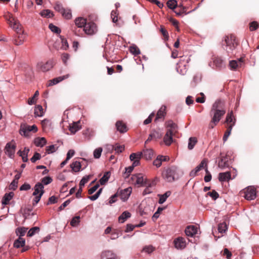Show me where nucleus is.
I'll return each mask as SVG.
<instances>
[{
  "label": "nucleus",
  "mask_w": 259,
  "mask_h": 259,
  "mask_svg": "<svg viewBox=\"0 0 259 259\" xmlns=\"http://www.w3.org/2000/svg\"><path fill=\"white\" fill-rule=\"evenodd\" d=\"M226 110L224 103L220 100H217L213 104L210 111V115L212 118L208 127L213 128L220 121L222 117L225 114Z\"/></svg>",
  "instance_id": "f257e3e1"
},
{
  "label": "nucleus",
  "mask_w": 259,
  "mask_h": 259,
  "mask_svg": "<svg viewBox=\"0 0 259 259\" xmlns=\"http://www.w3.org/2000/svg\"><path fill=\"white\" fill-rule=\"evenodd\" d=\"M222 46L228 55L232 54L237 46L235 36L233 34L225 36L222 41Z\"/></svg>",
  "instance_id": "f03ea898"
},
{
  "label": "nucleus",
  "mask_w": 259,
  "mask_h": 259,
  "mask_svg": "<svg viewBox=\"0 0 259 259\" xmlns=\"http://www.w3.org/2000/svg\"><path fill=\"white\" fill-rule=\"evenodd\" d=\"M16 145L14 140L6 144L4 149L5 153L11 159L15 157Z\"/></svg>",
  "instance_id": "7ed1b4c3"
},
{
  "label": "nucleus",
  "mask_w": 259,
  "mask_h": 259,
  "mask_svg": "<svg viewBox=\"0 0 259 259\" xmlns=\"http://www.w3.org/2000/svg\"><path fill=\"white\" fill-rule=\"evenodd\" d=\"M53 66L54 62L53 60H50L45 62H38L36 64V68L42 72H47L52 68Z\"/></svg>",
  "instance_id": "20e7f679"
},
{
  "label": "nucleus",
  "mask_w": 259,
  "mask_h": 259,
  "mask_svg": "<svg viewBox=\"0 0 259 259\" xmlns=\"http://www.w3.org/2000/svg\"><path fill=\"white\" fill-rule=\"evenodd\" d=\"M176 169L175 167H171L166 169L163 173V178L168 182H171L175 180V175Z\"/></svg>",
  "instance_id": "39448f33"
},
{
  "label": "nucleus",
  "mask_w": 259,
  "mask_h": 259,
  "mask_svg": "<svg viewBox=\"0 0 259 259\" xmlns=\"http://www.w3.org/2000/svg\"><path fill=\"white\" fill-rule=\"evenodd\" d=\"M132 192V188L131 187L124 189H118L117 191L118 196L123 201H126L129 198Z\"/></svg>",
  "instance_id": "423d86ee"
},
{
  "label": "nucleus",
  "mask_w": 259,
  "mask_h": 259,
  "mask_svg": "<svg viewBox=\"0 0 259 259\" xmlns=\"http://www.w3.org/2000/svg\"><path fill=\"white\" fill-rule=\"evenodd\" d=\"M37 126L34 124L32 125H24L23 126H21L20 134L22 136L26 137L28 135L29 132H33L35 133L37 132Z\"/></svg>",
  "instance_id": "0eeeda50"
},
{
  "label": "nucleus",
  "mask_w": 259,
  "mask_h": 259,
  "mask_svg": "<svg viewBox=\"0 0 259 259\" xmlns=\"http://www.w3.org/2000/svg\"><path fill=\"white\" fill-rule=\"evenodd\" d=\"M256 196V192L253 187H247L244 191V197L248 200H254Z\"/></svg>",
  "instance_id": "6e6552de"
},
{
  "label": "nucleus",
  "mask_w": 259,
  "mask_h": 259,
  "mask_svg": "<svg viewBox=\"0 0 259 259\" xmlns=\"http://www.w3.org/2000/svg\"><path fill=\"white\" fill-rule=\"evenodd\" d=\"M143 153L138 152L137 153H133L130 156V159L133 161L131 165L133 168L138 166L140 164V160L142 157Z\"/></svg>",
  "instance_id": "1a4fd4ad"
},
{
  "label": "nucleus",
  "mask_w": 259,
  "mask_h": 259,
  "mask_svg": "<svg viewBox=\"0 0 259 259\" xmlns=\"http://www.w3.org/2000/svg\"><path fill=\"white\" fill-rule=\"evenodd\" d=\"M228 158L227 154L223 155L221 153L220 160L218 161V167L222 169L228 167L229 166Z\"/></svg>",
  "instance_id": "9d476101"
},
{
  "label": "nucleus",
  "mask_w": 259,
  "mask_h": 259,
  "mask_svg": "<svg viewBox=\"0 0 259 259\" xmlns=\"http://www.w3.org/2000/svg\"><path fill=\"white\" fill-rule=\"evenodd\" d=\"M83 30L85 33L88 35H93L97 31L96 25L94 23L89 22L88 23L84 26Z\"/></svg>",
  "instance_id": "9b49d317"
},
{
  "label": "nucleus",
  "mask_w": 259,
  "mask_h": 259,
  "mask_svg": "<svg viewBox=\"0 0 259 259\" xmlns=\"http://www.w3.org/2000/svg\"><path fill=\"white\" fill-rule=\"evenodd\" d=\"M132 179L135 181V184L144 186L147 183V178L142 174H138L132 176Z\"/></svg>",
  "instance_id": "f8f14e48"
},
{
  "label": "nucleus",
  "mask_w": 259,
  "mask_h": 259,
  "mask_svg": "<svg viewBox=\"0 0 259 259\" xmlns=\"http://www.w3.org/2000/svg\"><path fill=\"white\" fill-rule=\"evenodd\" d=\"M174 245L177 249H183L186 246L185 239L181 237L176 238L174 241Z\"/></svg>",
  "instance_id": "ddd939ff"
},
{
  "label": "nucleus",
  "mask_w": 259,
  "mask_h": 259,
  "mask_svg": "<svg viewBox=\"0 0 259 259\" xmlns=\"http://www.w3.org/2000/svg\"><path fill=\"white\" fill-rule=\"evenodd\" d=\"M204 167H205V168H207V161L205 159L202 160L198 166H197L195 169L191 171L190 176L192 177H195L197 175V172Z\"/></svg>",
  "instance_id": "4468645a"
},
{
  "label": "nucleus",
  "mask_w": 259,
  "mask_h": 259,
  "mask_svg": "<svg viewBox=\"0 0 259 259\" xmlns=\"http://www.w3.org/2000/svg\"><path fill=\"white\" fill-rule=\"evenodd\" d=\"M198 228L194 225L187 226L185 230L186 235L188 237H193L197 233Z\"/></svg>",
  "instance_id": "2eb2a0df"
},
{
  "label": "nucleus",
  "mask_w": 259,
  "mask_h": 259,
  "mask_svg": "<svg viewBox=\"0 0 259 259\" xmlns=\"http://www.w3.org/2000/svg\"><path fill=\"white\" fill-rule=\"evenodd\" d=\"M165 127L167 131H170L171 133L177 132L178 126L173 121L169 120L165 123Z\"/></svg>",
  "instance_id": "dca6fc26"
},
{
  "label": "nucleus",
  "mask_w": 259,
  "mask_h": 259,
  "mask_svg": "<svg viewBox=\"0 0 259 259\" xmlns=\"http://www.w3.org/2000/svg\"><path fill=\"white\" fill-rule=\"evenodd\" d=\"M174 133H171L170 131H167L163 138V142L166 146H169L173 142Z\"/></svg>",
  "instance_id": "f3484780"
},
{
  "label": "nucleus",
  "mask_w": 259,
  "mask_h": 259,
  "mask_svg": "<svg viewBox=\"0 0 259 259\" xmlns=\"http://www.w3.org/2000/svg\"><path fill=\"white\" fill-rule=\"evenodd\" d=\"M101 259H116V255L112 251L106 250L102 252Z\"/></svg>",
  "instance_id": "a211bd4d"
},
{
  "label": "nucleus",
  "mask_w": 259,
  "mask_h": 259,
  "mask_svg": "<svg viewBox=\"0 0 259 259\" xmlns=\"http://www.w3.org/2000/svg\"><path fill=\"white\" fill-rule=\"evenodd\" d=\"M44 186L41 183H37L35 184L34 187V192H33L32 195L33 196H36L39 195L41 192L42 193V195L44 193Z\"/></svg>",
  "instance_id": "6ab92c4d"
},
{
  "label": "nucleus",
  "mask_w": 259,
  "mask_h": 259,
  "mask_svg": "<svg viewBox=\"0 0 259 259\" xmlns=\"http://www.w3.org/2000/svg\"><path fill=\"white\" fill-rule=\"evenodd\" d=\"M213 65L217 68L221 69L225 66L224 61L220 57H215L213 58Z\"/></svg>",
  "instance_id": "aec40b11"
},
{
  "label": "nucleus",
  "mask_w": 259,
  "mask_h": 259,
  "mask_svg": "<svg viewBox=\"0 0 259 259\" xmlns=\"http://www.w3.org/2000/svg\"><path fill=\"white\" fill-rule=\"evenodd\" d=\"M169 159L167 156H163L162 155H158L156 159L153 161V164L157 167H159L161 165L162 161H166Z\"/></svg>",
  "instance_id": "412c9836"
},
{
  "label": "nucleus",
  "mask_w": 259,
  "mask_h": 259,
  "mask_svg": "<svg viewBox=\"0 0 259 259\" xmlns=\"http://www.w3.org/2000/svg\"><path fill=\"white\" fill-rule=\"evenodd\" d=\"M68 77H69V75L67 74V75H63V76H59V77L55 78L53 79L50 80L49 81V83H48V85L52 86V85H55V84L59 83L60 82L62 81L64 79L67 78Z\"/></svg>",
  "instance_id": "4be33fe9"
},
{
  "label": "nucleus",
  "mask_w": 259,
  "mask_h": 259,
  "mask_svg": "<svg viewBox=\"0 0 259 259\" xmlns=\"http://www.w3.org/2000/svg\"><path fill=\"white\" fill-rule=\"evenodd\" d=\"M14 194L13 192H11L8 193H6L4 196L2 203L4 205H7L9 203L10 201L14 197Z\"/></svg>",
  "instance_id": "5701e85b"
},
{
  "label": "nucleus",
  "mask_w": 259,
  "mask_h": 259,
  "mask_svg": "<svg viewBox=\"0 0 259 259\" xmlns=\"http://www.w3.org/2000/svg\"><path fill=\"white\" fill-rule=\"evenodd\" d=\"M243 62L242 59L237 60H231L229 62V67L231 70H235L238 67L240 66Z\"/></svg>",
  "instance_id": "b1692460"
},
{
  "label": "nucleus",
  "mask_w": 259,
  "mask_h": 259,
  "mask_svg": "<svg viewBox=\"0 0 259 259\" xmlns=\"http://www.w3.org/2000/svg\"><path fill=\"white\" fill-rule=\"evenodd\" d=\"M75 24L78 28H84L87 24V20L83 17H78L75 20Z\"/></svg>",
  "instance_id": "393cba45"
},
{
  "label": "nucleus",
  "mask_w": 259,
  "mask_h": 259,
  "mask_svg": "<svg viewBox=\"0 0 259 259\" xmlns=\"http://www.w3.org/2000/svg\"><path fill=\"white\" fill-rule=\"evenodd\" d=\"M231 179V173L229 171L221 172L219 175V180L220 182L228 181Z\"/></svg>",
  "instance_id": "a878e982"
},
{
  "label": "nucleus",
  "mask_w": 259,
  "mask_h": 259,
  "mask_svg": "<svg viewBox=\"0 0 259 259\" xmlns=\"http://www.w3.org/2000/svg\"><path fill=\"white\" fill-rule=\"evenodd\" d=\"M116 127L117 130L120 133H123L127 131V127L126 125L121 121H118L116 122Z\"/></svg>",
  "instance_id": "bb28decb"
},
{
  "label": "nucleus",
  "mask_w": 259,
  "mask_h": 259,
  "mask_svg": "<svg viewBox=\"0 0 259 259\" xmlns=\"http://www.w3.org/2000/svg\"><path fill=\"white\" fill-rule=\"evenodd\" d=\"M34 143L37 147H42L44 146H45L47 143V140L46 139L44 138H36L34 139Z\"/></svg>",
  "instance_id": "cd10ccee"
},
{
  "label": "nucleus",
  "mask_w": 259,
  "mask_h": 259,
  "mask_svg": "<svg viewBox=\"0 0 259 259\" xmlns=\"http://www.w3.org/2000/svg\"><path fill=\"white\" fill-rule=\"evenodd\" d=\"M25 240L24 238L19 237L14 242V247L17 248L23 247L25 245Z\"/></svg>",
  "instance_id": "c85d7f7f"
},
{
  "label": "nucleus",
  "mask_w": 259,
  "mask_h": 259,
  "mask_svg": "<svg viewBox=\"0 0 259 259\" xmlns=\"http://www.w3.org/2000/svg\"><path fill=\"white\" fill-rule=\"evenodd\" d=\"M131 214L127 211H125L118 218V221L120 223H124L128 218H130Z\"/></svg>",
  "instance_id": "c756f323"
},
{
  "label": "nucleus",
  "mask_w": 259,
  "mask_h": 259,
  "mask_svg": "<svg viewBox=\"0 0 259 259\" xmlns=\"http://www.w3.org/2000/svg\"><path fill=\"white\" fill-rule=\"evenodd\" d=\"M143 155L146 160L151 159L153 155V151L152 149H146L144 150L143 152Z\"/></svg>",
  "instance_id": "7c9ffc66"
},
{
  "label": "nucleus",
  "mask_w": 259,
  "mask_h": 259,
  "mask_svg": "<svg viewBox=\"0 0 259 259\" xmlns=\"http://www.w3.org/2000/svg\"><path fill=\"white\" fill-rule=\"evenodd\" d=\"M176 69L180 74L184 75L187 72V65L186 64L177 65Z\"/></svg>",
  "instance_id": "2f4dec72"
},
{
  "label": "nucleus",
  "mask_w": 259,
  "mask_h": 259,
  "mask_svg": "<svg viewBox=\"0 0 259 259\" xmlns=\"http://www.w3.org/2000/svg\"><path fill=\"white\" fill-rule=\"evenodd\" d=\"M165 109L166 107L163 106L159 109L156 114L155 120H158L159 119L164 117L165 114Z\"/></svg>",
  "instance_id": "473e14b6"
},
{
  "label": "nucleus",
  "mask_w": 259,
  "mask_h": 259,
  "mask_svg": "<svg viewBox=\"0 0 259 259\" xmlns=\"http://www.w3.org/2000/svg\"><path fill=\"white\" fill-rule=\"evenodd\" d=\"M81 166L80 162L77 161H75L70 164V167L71 168L72 170L74 172L79 171L81 168Z\"/></svg>",
  "instance_id": "72a5a7b5"
},
{
  "label": "nucleus",
  "mask_w": 259,
  "mask_h": 259,
  "mask_svg": "<svg viewBox=\"0 0 259 259\" xmlns=\"http://www.w3.org/2000/svg\"><path fill=\"white\" fill-rule=\"evenodd\" d=\"M42 107L41 105H36L34 109V115L36 117H41L44 115Z\"/></svg>",
  "instance_id": "f704fd0d"
},
{
  "label": "nucleus",
  "mask_w": 259,
  "mask_h": 259,
  "mask_svg": "<svg viewBox=\"0 0 259 259\" xmlns=\"http://www.w3.org/2000/svg\"><path fill=\"white\" fill-rule=\"evenodd\" d=\"M179 7H180L179 11L175 12V13H176V14L177 15H181L182 14H184L186 15L191 13V12L195 11L196 9H194V10H193L190 12H186L187 8L186 7H184L182 5H179Z\"/></svg>",
  "instance_id": "c9c22d12"
},
{
  "label": "nucleus",
  "mask_w": 259,
  "mask_h": 259,
  "mask_svg": "<svg viewBox=\"0 0 259 259\" xmlns=\"http://www.w3.org/2000/svg\"><path fill=\"white\" fill-rule=\"evenodd\" d=\"M171 195V192L169 191H166L163 195H159L160 198L159 199V203L163 204L166 200V199Z\"/></svg>",
  "instance_id": "e433bc0d"
},
{
  "label": "nucleus",
  "mask_w": 259,
  "mask_h": 259,
  "mask_svg": "<svg viewBox=\"0 0 259 259\" xmlns=\"http://www.w3.org/2000/svg\"><path fill=\"white\" fill-rule=\"evenodd\" d=\"M202 75L199 72L196 73L193 78V80L192 81V83H194V85H195L198 83L200 82L201 80Z\"/></svg>",
  "instance_id": "4c0bfd02"
},
{
  "label": "nucleus",
  "mask_w": 259,
  "mask_h": 259,
  "mask_svg": "<svg viewBox=\"0 0 259 259\" xmlns=\"http://www.w3.org/2000/svg\"><path fill=\"white\" fill-rule=\"evenodd\" d=\"M197 142V139L195 137H190L189 139L188 148L189 150H192L196 143Z\"/></svg>",
  "instance_id": "58836bf2"
},
{
  "label": "nucleus",
  "mask_w": 259,
  "mask_h": 259,
  "mask_svg": "<svg viewBox=\"0 0 259 259\" xmlns=\"http://www.w3.org/2000/svg\"><path fill=\"white\" fill-rule=\"evenodd\" d=\"M131 53L134 55H137L140 54V51L137 46L133 45L129 49Z\"/></svg>",
  "instance_id": "ea45409f"
},
{
  "label": "nucleus",
  "mask_w": 259,
  "mask_h": 259,
  "mask_svg": "<svg viewBox=\"0 0 259 259\" xmlns=\"http://www.w3.org/2000/svg\"><path fill=\"white\" fill-rule=\"evenodd\" d=\"M233 122H235V119L234 118V117L233 116V111H231L227 115L226 119V122H227L228 123H231L232 122V123H233Z\"/></svg>",
  "instance_id": "a19ab883"
},
{
  "label": "nucleus",
  "mask_w": 259,
  "mask_h": 259,
  "mask_svg": "<svg viewBox=\"0 0 259 259\" xmlns=\"http://www.w3.org/2000/svg\"><path fill=\"white\" fill-rule=\"evenodd\" d=\"M40 15L42 17H47V18H51L53 16V14L52 12L50 10H48V9L42 10L40 13Z\"/></svg>",
  "instance_id": "79ce46f5"
},
{
  "label": "nucleus",
  "mask_w": 259,
  "mask_h": 259,
  "mask_svg": "<svg viewBox=\"0 0 259 259\" xmlns=\"http://www.w3.org/2000/svg\"><path fill=\"white\" fill-rule=\"evenodd\" d=\"M110 177V172H106L104 176L100 180V184L102 185H104L109 180Z\"/></svg>",
  "instance_id": "37998d69"
},
{
  "label": "nucleus",
  "mask_w": 259,
  "mask_h": 259,
  "mask_svg": "<svg viewBox=\"0 0 259 259\" xmlns=\"http://www.w3.org/2000/svg\"><path fill=\"white\" fill-rule=\"evenodd\" d=\"M39 95V92L38 91H36L34 95L33 96V97L31 98H29L28 100V104L30 105H33V104H34L36 102V98H37Z\"/></svg>",
  "instance_id": "c03bdc74"
},
{
  "label": "nucleus",
  "mask_w": 259,
  "mask_h": 259,
  "mask_svg": "<svg viewBox=\"0 0 259 259\" xmlns=\"http://www.w3.org/2000/svg\"><path fill=\"white\" fill-rule=\"evenodd\" d=\"M4 16L5 19L9 23L11 26H12V23H14V21H15L16 20H15V18L12 16V14L9 13L5 14Z\"/></svg>",
  "instance_id": "a18cd8bd"
},
{
  "label": "nucleus",
  "mask_w": 259,
  "mask_h": 259,
  "mask_svg": "<svg viewBox=\"0 0 259 259\" xmlns=\"http://www.w3.org/2000/svg\"><path fill=\"white\" fill-rule=\"evenodd\" d=\"M62 16L67 19H70L72 17V14L71 10L68 9H65L64 11L61 13Z\"/></svg>",
  "instance_id": "49530a36"
},
{
  "label": "nucleus",
  "mask_w": 259,
  "mask_h": 259,
  "mask_svg": "<svg viewBox=\"0 0 259 259\" xmlns=\"http://www.w3.org/2000/svg\"><path fill=\"white\" fill-rule=\"evenodd\" d=\"M80 127L78 125V123L75 122L72 124V125H70L69 131L72 134H75L78 131L80 130Z\"/></svg>",
  "instance_id": "de8ad7c7"
},
{
  "label": "nucleus",
  "mask_w": 259,
  "mask_h": 259,
  "mask_svg": "<svg viewBox=\"0 0 259 259\" xmlns=\"http://www.w3.org/2000/svg\"><path fill=\"white\" fill-rule=\"evenodd\" d=\"M190 60L189 57H188L187 56H182L181 57L179 62L177 63V65L186 64V65H187V64L189 63Z\"/></svg>",
  "instance_id": "09e8293b"
},
{
  "label": "nucleus",
  "mask_w": 259,
  "mask_h": 259,
  "mask_svg": "<svg viewBox=\"0 0 259 259\" xmlns=\"http://www.w3.org/2000/svg\"><path fill=\"white\" fill-rule=\"evenodd\" d=\"M39 230V228L38 227H34L31 228L28 232L27 236L29 237H32L34 235L36 232H38Z\"/></svg>",
  "instance_id": "8fccbe9b"
},
{
  "label": "nucleus",
  "mask_w": 259,
  "mask_h": 259,
  "mask_svg": "<svg viewBox=\"0 0 259 259\" xmlns=\"http://www.w3.org/2000/svg\"><path fill=\"white\" fill-rule=\"evenodd\" d=\"M156 181H157V178H155L151 181H148L147 180V183L145 184L144 186H147L149 188H150L153 189L154 187L155 186V185L156 184Z\"/></svg>",
  "instance_id": "3c124183"
},
{
  "label": "nucleus",
  "mask_w": 259,
  "mask_h": 259,
  "mask_svg": "<svg viewBox=\"0 0 259 259\" xmlns=\"http://www.w3.org/2000/svg\"><path fill=\"white\" fill-rule=\"evenodd\" d=\"M27 230V229L24 227L18 228L17 229L16 232L17 235H19V237H21V236H23L25 235Z\"/></svg>",
  "instance_id": "603ef678"
},
{
  "label": "nucleus",
  "mask_w": 259,
  "mask_h": 259,
  "mask_svg": "<svg viewBox=\"0 0 259 259\" xmlns=\"http://www.w3.org/2000/svg\"><path fill=\"white\" fill-rule=\"evenodd\" d=\"M11 27L15 29L17 33L21 31V25L17 20H16L14 21V23H12V26Z\"/></svg>",
  "instance_id": "864d4df0"
},
{
  "label": "nucleus",
  "mask_w": 259,
  "mask_h": 259,
  "mask_svg": "<svg viewBox=\"0 0 259 259\" xmlns=\"http://www.w3.org/2000/svg\"><path fill=\"white\" fill-rule=\"evenodd\" d=\"M79 220H80V217L79 216H76V217L73 218V219L71 221L70 225L72 227H76V226H77L79 224V223L80 222Z\"/></svg>",
  "instance_id": "5fc2aeb1"
},
{
  "label": "nucleus",
  "mask_w": 259,
  "mask_h": 259,
  "mask_svg": "<svg viewBox=\"0 0 259 259\" xmlns=\"http://www.w3.org/2000/svg\"><path fill=\"white\" fill-rule=\"evenodd\" d=\"M49 28L52 32L56 33L59 34L61 32L60 29L52 23L49 24Z\"/></svg>",
  "instance_id": "6e6d98bb"
},
{
  "label": "nucleus",
  "mask_w": 259,
  "mask_h": 259,
  "mask_svg": "<svg viewBox=\"0 0 259 259\" xmlns=\"http://www.w3.org/2000/svg\"><path fill=\"white\" fill-rule=\"evenodd\" d=\"M167 7L170 9H174L177 6V2L176 0H169L167 2Z\"/></svg>",
  "instance_id": "4d7b16f0"
},
{
  "label": "nucleus",
  "mask_w": 259,
  "mask_h": 259,
  "mask_svg": "<svg viewBox=\"0 0 259 259\" xmlns=\"http://www.w3.org/2000/svg\"><path fill=\"white\" fill-rule=\"evenodd\" d=\"M206 195L211 197L213 200H216L219 197V193L215 190L207 192Z\"/></svg>",
  "instance_id": "13d9d810"
},
{
  "label": "nucleus",
  "mask_w": 259,
  "mask_h": 259,
  "mask_svg": "<svg viewBox=\"0 0 259 259\" xmlns=\"http://www.w3.org/2000/svg\"><path fill=\"white\" fill-rule=\"evenodd\" d=\"M41 124L44 130L49 127L51 125V122L50 120L45 119L41 121Z\"/></svg>",
  "instance_id": "bf43d9fd"
},
{
  "label": "nucleus",
  "mask_w": 259,
  "mask_h": 259,
  "mask_svg": "<svg viewBox=\"0 0 259 259\" xmlns=\"http://www.w3.org/2000/svg\"><path fill=\"white\" fill-rule=\"evenodd\" d=\"M91 176H85L83 177L79 183L80 187H83L84 185L88 183L89 180H90Z\"/></svg>",
  "instance_id": "052dcab7"
},
{
  "label": "nucleus",
  "mask_w": 259,
  "mask_h": 259,
  "mask_svg": "<svg viewBox=\"0 0 259 259\" xmlns=\"http://www.w3.org/2000/svg\"><path fill=\"white\" fill-rule=\"evenodd\" d=\"M124 150V146L123 145H120L116 144L114 146V151L117 153H121Z\"/></svg>",
  "instance_id": "680f3d73"
},
{
  "label": "nucleus",
  "mask_w": 259,
  "mask_h": 259,
  "mask_svg": "<svg viewBox=\"0 0 259 259\" xmlns=\"http://www.w3.org/2000/svg\"><path fill=\"white\" fill-rule=\"evenodd\" d=\"M102 188H100L97 192V193L94 194V195H92V196H89V198L92 200V201H95L96 200H97L99 196L100 195L101 192H102Z\"/></svg>",
  "instance_id": "e2e57ef3"
},
{
  "label": "nucleus",
  "mask_w": 259,
  "mask_h": 259,
  "mask_svg": "<svg viewBox=\"0 0 259 259\" xmlns=\"http://www.w3.org/2000/svg\"><path fill=\"white\" fill-rule=\"evenodd\" d=\"M52 181H53L52 179L50 177L47 176V177H45L41 179V183H42L43 185H47L50 184Z\"/></svg>",
  "instance_id": "0e129e2a"
},
{
  "label": "nucleus",
  "mask_w": 259,
  "mask_h": 259,
  "mask_svg": "<svg viewBox=\"0 0 259 259\" xmlns=\"http://www.w3.org/2000/svg\"><path fill=\"white\" fill-rule=\"evenodd\" d=\"M154 250V248L152 245H148L145 246L143 249V251L150 254Z\"/></svg>",
  "instance_id": "69168bd1"
},
{
  "label": "nucleus",
  "mask_w": 259,
  "mask_h": 259,
  "mask_svg": "<svg viewBox=\"0 0 259 259\" xmlns=\"http://www.w3.org/2000/svg\"><path fill=\"white\" fill-rule=\"evenodd\" d=\"M227 229V225L225 223H221L219 225L218 231L220 233H225Z\"/></svg>",
  "instance_id": "338daca9"
},
{
  "label": "nucleus",
  "mask_w": 259,
  "mask_h": 259,
  "mask_svg": "<svg viewBox=\"0 0 259 259\" xmlns=\"http://www.w3.org/2000/svg\"><path fill=\"white\" fill-rule=\"evenodd\" d=\"M102 152V148L99 147L96 149L94 151V157L95 158H99L101 156Z\"/></svg>",
  "instance_id": "774afa93"
}]
</instances>
